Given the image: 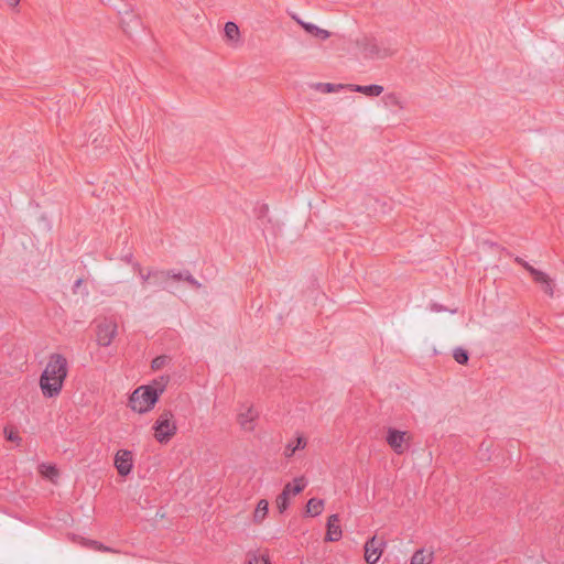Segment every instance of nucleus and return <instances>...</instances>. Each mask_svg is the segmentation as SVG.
Returning a JSON list of instances; mask_svg holds the SVG:
<instances>
[{
  "mask_svg": "<svg viewBox=\"0 0 564 564\" xmlns=\"http://www.w3.org/2000/svg\"><path fill=\"white\" fill-rule=\"evenodd\" d=\"M69 370L68 361L62 354H51L40 376V389L44 398H56L61 394Z\"/></svg>",
  "mask_w": 564,
  "mask_h": 564,
  "instance_id": "1",
  "label": "nucleus"
},
{
  "mask_svg": "<svg viewBox=\"0 0 564 564\" xmlns=\"http://www.w3.org/2000/svg\"><path fill=\"white\" fill-rule=\"evenodd\" d=\"M360 54L366 59H386L398 52V43L393 37H376L364 34L356 40Z\"/></svg>",
  "mask_w": 564,
  "mask_h": 564,
  "instance_id": "2",
  "label": "nucleus"
},
{
  "mask_svg": "<svg viewBox=\"0 0 564 564\" xmlns=\"http://www.w3.org/2000/svg\"><path fill=\"white\" fill-rule=\"evenodd\" d=\"M159 399V391L150 386L137 388L129 399L130 408L138 413L150 411Z\"/></svg>",
  "mask_w": 564,
  "mask_h": 564,
  "instance_id": "3",
  "label": "nucleus"
},
{
  "mask_svg": "<svg viewBox=\"0 0 564 564\" xmlns=\"http://www.w3.org/2000/svg\"><path fill=\"white\" fill-rule=\"evenodd\" d=\"M154 437L159 443H167L176 433V422L171 411H164L155 421Z\"/></svg>",
  "mask_w": 564,
  "mask_h": 564,
  "instance_id": "4",
  "label": "nucleus"
},
{
  "mask_svg": "<svg viewBox=\"0 0 564 564\" xmlns=\"http://www.w3.org/2000/svg\"><path fill=\"white\" fill-rule=\"evenodd\" d=\"M411 434L393 427L387 430L386 442L397 455L404 454L411 444Z\"/></svg>",
  "mask_w": 564,
  "mask_h": 564,
  "instance_id": "5",
  "label": "nucleus"
},
{
  "mask_svg": "<svg viewBox=\"0 0 564 564\" xmlns=\"http://www.w3.org/2000/svg\"><path fill=\"white\" fill-rule=\"evenodd\" d=\"M118 325L112 318H104L97 325V343L99 346L108 347L117 335Z\"/></svg>",
  "mask_w": 564,
  "mask_h": 564,
  "instance_id": "6",
  "label": "nucleus"
},
{
  "mask_svg": "<svg viewBox=\"0 0 564 564\" xmlns=\"http://www.w3.org/2000/svg\"><path fill=\"white\" fill-rule=\"evenodd\" d=\"M259 413L252 405H242L237 415V422L245 432H253Z\"/></svg>",
  "mask_w": 564,
  "mask_h": 564,
  "instance_id": "7",
  "label": "nucleus"
},
{
  "mask_svg": "<svg viewBox=\"0 0 564 564\" xmlns=\"http://www.w3.org/2000/svg\"><path fill=\"white\" fill-rule=\"evenodd\" d=\"M386 542L373 535L365 544V560L368 564H376L382 555Z\"/></svg>",
  "mask_w": 564,
  "mask_h": 564,
  "instance_id": "8",
  "label": "nucleus"
},
{
  "mask_svg": "<svg viewBox=\"0 0 564 564\" xmlns=\"http://www.w3.org/2000/svg\"><path fill=\"white\" fill-rule=\"evenodd\" d=\"M115 467L120 476H128L133 467V456L128 449H120L115 456Z\"/></svg>",
  "mask_w": 564,
  "mask_h": 564,
  "instance_id": "9",
  "label": "nucleus"
},
{
  "mask_svg": "<svg viewBox=\"0 0 564 564\" xmlns=\"http://www.w3.org/2000/svg\"><path fill=\"white\" fill-rule=\"evenodd\" d=\"M531 276L534 280V282L541 286L545 294H547L549 296H553V281L545 272L540 271L538 269H531Z\"/></svg>",
  "mask_w": 564,
  "mask_h": 564,
  "instance_id": "10",
  "label": "nucleus"
},
{
  "mask_svg": "<svg viewBox=\"0 0 564 564\" xmlns=\"http://www.w3.org/2000/svg\"><path fill=\"white\" fill-rule=\"evenodd\" d=\"M339 516L332 514L327 521L326 541L335 542L339 541L343 535V531L339 524Z\"/></svg>",
  "mask_w": 564,
  "mask_h": 564,
  "instance_id": "11",
  "label": "nucleus"
},
{
  "mask_svg": "<svg viewBox=\"0 0 564 564\" xmlns=\"http://www.w3.org/2000/svg\"><path fill=\"white\" fill-rule=\"evenodd\" d=\"M307 33L314 35L315 37H318L321 40H327L330 36V33L327 30L321 29L317 25L305 22L301 20L299 17L293 15L292 17Z\"/></svg>",
  "mask_w": 564,
  "mask_h": 564,
  "instance_id": "12",
  "label": "nucleus"
},
{
  "mask_svg": "<svg viewBox=\"0 0 564 564\" xmlns=\"http://www.w3.org/2000/svg\"><path fill=\"white\" fill-rule=\"evenodd\" d=\"M347 89L349 91L361 93L369 97H376L383 93V87L381 85L372 84L367 86L347 84Z\"/></svg>",
  "mask_w": 564,
  "mask_h": 564,
  "instance_id": "13",
  "label": "nucleus"
},
{
  "mask_svg": "<svg viewBox=\"0 0 564 564\" xmlns=\"http://www.w3.org/2000/svg\"><path fill=\"white\" fill-rule=\"evenodd\" d=\"M306 445V438L303 436H297L294 441H291L285 445L283 455L285 458H291L297 451L304 449Z\"/></svg>",
  "mask_w": 564,
  "mask_h": 564,
  "instance_id": "14",
  "label": "nucleus"
},
{
  "mask_svg": "<svg viewBox=\"0 0 564 564\" xmlns=\"http://www.w3.org/2000/svg\"><path fill=\"white\" fill-rule=\"evenodd\" d=\"M269 511V502L265 499H261L253 512L252 520L254 523L260 524L267 518Z\"/></svg>",
  "mask_w": 564,
  "mask_h": 564,
  "instance_id": "15",
  "label": "nucleus"
},
{
  "mask_svg": "<svg viewBox=\"0 0 564 564\" xmlns=\"http://www.w3.org/2000/svg\"><path fill=\"white\" fill-rule=\"evenodd\" d=\"M290 496H291V482L286 484L284 486L282 492L276 497V507L281 513L288 509Z\"/></svg>",
  "mask_w": 564,
  "mask_h": 564,
  "instance_id": "16",
  "label": "nucleus"
},
{
  "mask_svg": "<svg viewBox=\"0 0 564 564\" xmlns=\"http://www.w3.org/2000/svg\"><path fill=\"white\" fill-rule=\"evenodd\" d=\"M433 562V552L417 550L411 557L410 564H431Z\"/></svg>",
  "mask_w": 564,
  "mask_h": 564,
  "instance_id": "17",
  "label": "nucleus"
},
{
  "mask_svg": "<svg viewBox=\"0 0 564 564\" xmlns=\"http://www.w3.org/2000/svg\"><path fill=\"white\" fill-rule=\"evenodd\" d=\"M324 509V501L322 499L312 498L307 501L306 513L316 517L322 513Z\"/></svg>",
  "mask_w": 564,
  "mask_h": 564,
  "instance_id": "18",
  "label": "nucleus"
},
{
  "mask_svg": "<svg viewBox=\"0 0 564 564\" xmlns=\"http://www.w3.org/2000/svg\"><path fill=\"white\" fill-rule=\"evenodd\" d=\"M134 268L138 270L143 285H145L150 279H152L151 276H167L171 273L161 270H152L149 271L148 273H143L142 268L138 263L134 264Z\"/></svg>",
  "mask_w": 564,
  "mask_h": 564,
  "instance_id": "19",
  "label": "nucleus"
},
{
  "mask_svg": "<svg viewBox=\"0 0 564 564\" xmlns=\"http://www.w3.org/2000/svg\"><path fill=\"white\" fill-rule=\"evenodd\" d=\"M315 89L324 93V94H330V93H337L343 89H347V85L345 84H332V83H317L315 85Z\"/></svg>",
  "mask_w": 564,
  "mask_h": 564,
  "instance_id": "20",
  "label": "nucleus"
},
{
  "mask_svg": "<svg viewBox=\"0 0 564 564\" xmlns=\"http://www.w3.org/2000/svg\"><path fill=\"white\" fill-rule=\"evenodd\" d=\"M225 35L229 41H237L239 39V28L235 22H227L225 24Z\"/></svg>",
  "mask_w": 564,
  "mask_h": 564,
  "instance_id": "21",
  "label": "nucleus"
},
{
  "mask_svg": "<svg viewBox=\"0 0 564 564\" xmlns=\"http://www.w3.org/2000/svg\"><path fill=\"white\" fill-rule=\"evenodd\" d=\"M249 564H271L267 553L253 552L248 554Z\"/></svg>",
  "mask_w": 564,
  "mask_h": 564,
  "instance_id": "22",
  "label": "nucleus"
},
{
  "mask_svg": "<svg viewBox=\"0 0 564 564\" xmlns=\"http://www.w3.org/2000/svg\"><path fill=\"white\" fill-rule=\"evenodd\" d=\"M40 473L50 479H54L58 476V470L54 465H46L42 464L40 465Z\"/></svg>",
  "mask_w": 564,
  "mask_h": 564,
  "instance_id": "23",
  "label": "nucleus"
},
{
  "mask_svg": "<svg viewBox=\"0 0 564 564\" xmlns=\"http://www.w3.org/2000/svg\"><path fill=\"white\" fill-rule=\"evenodd\" d=\"M453 356L459 365H465L468 361V352L463 348H456Z\"/></svg>",
  "mask_w": 564,
  "mask_h": 564,
  "instance_id": "24",
  "label": "nucleus"
},
{
  "mask_svg": "<svg viewBox=\"0 0 564 564\" xmlns=\"http://www.w3.org/2000/svg\"><path fill=\"white\" fill-rule=\"evenodd\" d=\"M306 482L303 477L295 478L294 485L291 484V495H297L305 488Z\"/></svg>",
  "mask_w": 564,
  "mask_h": 564,
  "instance_id": "25",
  "label": "nucleus"
},
{
  "mask_svg": "<svg viewBox=\"0 0 564 564\" xmlns=\"http://www.w3.org/2000/svg\"><path fill=\"white\" fill-rule=\"evenodd\" d=\"M89 546L93 547L96 551H99V552L117 553L116 550H113V549H111L109 546H106V545H104L102 543H100L98 541H89Z\"/></svg>",
  "mask_w": 564,
  "mask_h": 564,
  "instance_id": "26",
  "label": "nucleus"
},
{
  "mask_svg": "<svg viewBox=\"0 0 564 564\" xmlns=\"http://www.w3.org/2000/svg\"><path fill=\"white\" fill-rule=\"evenodd\" d=\"M166 359L167 358L165 356H159V357L154 358L152 360V365H151L152 369H154V370L161 369L165 365Z\"/></svg>",
  "mask_w": 564,
  "mask_h": 564,
  "instance_id": "27",
  "label": "nucleus"
},
{
  "mask_svg": "<svg viewBox=\"0 0 564 564\" xmlns=\"http://www.w3.org/2000/svg\"><path fill=\"white\" fill-rule=\"evenodd\" d=\"M184 281L188 282L192 286L199 289L202 284L188 272L184 271Z\"/></svg>",
  "mask_w": 564,
  "mask_h": 564,
  "instance_id": "28",
  "label": "nucleus"
},
{
  "mask_svg": "<svg viewBox=\"0 0 564 564\" xmlns=\"http://www.w3.org/2000/svg\"><path fill=\"white\" fill-rule=\"evenodd\" d=\"M170 278L175 280V281H184V272H174V271H170Z\"/></svg>",
  "mask_w": 564,
  "mask_h": 564,
  "instance_id": "29",
  "label": "nucleus"
},
{
  "mask_svg": "<svg viewBox=\"0 0 564 564\" xmlns=\"http://www.w3.org/2000/svg\"><path fill=\"white\" fill-rule=\"evenodd\" d=\"M516 261L520 263L531 274V269H534L532 265H530L527 261L522 260L521 258H517Z\"/></svg>",
  "mask_w": 564,
  "mask_h": 564,
  "instance_id": "30",
  "label": "nucleus"
},
{
  "mask_svg": "<svg viewBox=\"0 0 564 564\" xmlns=\"http://www.w3.org/2000/svg\"><path fill=\"white\" fill-rule=\"evenodd\" d=\"M386 99L388 100V102L390 104H393V105H397L398 104V98L395 95L393 94H390V95H387L386 96Z\"/></svg>",
  "mask_w": 564,
  "mask_h": 564,
  "instance_id": "31",
  "label": "nucleus"
},
{
  "mask_svg": "<svg viewBox=\"0 0 564 564\" xmlns=\"http://www.w3.org/2000/svg\"><path fill=\"white\" fill-rule=\"evenodd\" d=\"M155 283H162L163 281H165L166 279H169L170 276H151Z\"/></svg>",
  "mask_w": 564,
  "mask_h": 564,
  "instance_id": "32",
  "label": "nucleus"
},
{
  "mask_svg": "<svg viewBox=\"0 0 564 564\" xmlns=\"http://www.w3.org/2000/svg\"><path fill=\"white\" fill-rule=\"evenodd\" d=\"M7 1H8V4L11 7H17L20 2V0H7Z\"/></svg>",
  "mask_w": 564,
  "mask_h": 564,
  "instance_id": "33",
  "label": "nucleus"
},
{
  "mask_svg": "<svg viewBox=\"0 0 564 564\" xmlns=\"http://www.w3.org/2000/svg\"><path fill=\"white\" fill-rule=\"evenodd\" d=\"M83 283V280L82 279H78L76 280V282L74 283V291H76V289H78Z\"/></svg>",
  "mask_w": 564,
  "mask_h": 564,
  "instance_id": "34",
  "label": "nucleus"
},
{
  "mask_svg": "<svg viewBox=\"0 0 564 564\" xmlns=\"http://www.w3.org/2000/svg\"><path fill=\"white\" fill-rule=\"evenodd\" d=\"M18 438H19V437H18L15 434H13L12 432H10V433L8 434V440H10V441H15V440H18Z\"/></svg>",
  "mask_w": 564,
  "mask_h": 564,
  "instance_id": "35",
  "label": "nucleus"
}]
</instances>
